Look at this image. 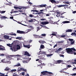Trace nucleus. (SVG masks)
<instances>
[{
  "label": "nucleus",
  "instance_id": "f257e3e1",
  "mask_svg": "<svg viewBox=\"0 0 76 76\" xmlns=\"http://www.w3.org/2000/svg\"><path fill=\"white\" fill-rule=\"evenodd\" d=\"M48 73V74H49V75H49V76H51L53 75V73L51 72H48V71H45L42 72H41V73H42V75H47V74L46 73Z\"/></svg>",
  "mask_w": 76,
  "mask_h": 76
},
{
  "label": "nucleus",
  "instance_id": "f03ea898",
  "mask_svg": "<svg viewBox=\"0 0 76 76\" xmlns=\"http://www.w3.org/2000/svg\"><path fill=\"white\" fill-rule=\"evenodd\" d=\"M66 51L67 53H68V54H73V50H72V49L68 48L66 49Z\"/></svg>",
  "mask_w": 76,
  "mask_h": 76
},
{
  "label": "nucleus",
  "instance_id": "7ed1b4c3",
  "mask_svg": "<svg viewBox=\"0 0 76 76\" xmlns=\"http://www.w3.org/2000/svg\"><path fill=\"white\" fill-rule=\"evenodd\" d=\"M4 38L5 39H9V40H11L12 39V37L9 36L8 35H4Z\"/></svg>",
  "mask_w": 76,
  "mask_h": 76
},
{
  "label": "nucleus",
  "instance_id": "20e7f679",
  "mask_svg": "<svg viewBox=\"0 0 76 76\" xmlns=\"http://www.w3.org/2000/svg\"><path fill=\"white\" fill-rule=\"evenodd\" d=\"M17 33L18 34H26V33L25 32L23 31H20V30H17Z\"/></svg>",
  "mask_w": 76,
  "mask_h": 76
},
{
  "label": "nucleus",
  "instance_id": "39448f33",
  "mask_svg": "<svg viewBox=\"0 0 76 76\" xmlns=\"http://www.w3.org/2000/svg\"><path fill=\"white\" fill-rule=\"evenodd\" d=\"M68 40L70 41L71 44H73L75 43V41L73 39H69Z\"/></svg>",
  "mask_w": 76,
  "mask_h": 76
},
{
  "label": "nucleus",
  "instance_id": "423d86ee",
  "mask_svg": "<svg viewBox=\"0 0 76 76\" xmlns=\"http://www.w3.org/2000/svg\"><path fill=\"white\" fill-rule=\"evenodd\" d=\"M46 4H45V5L41 4V5L37 6V7H38L39 8H41V7H46Z\"/></svg>",
  "mask_w": 76,
  "mask_h": 76
},
{
  "label": "nucleus",
  "instance_id": "0eeeda50",
  "mask_svg": "<svg viewBox=\"0 0 76 76\" xmlns=\"http://www.w3.org/2000/svg\"><path fill=\"white\" fill-rule=\"evenodd\" d=\"M0 50H1V51L6 50V49H5V48L3 47L2 45H0Z\"/></svg>",
  "mask_w": 76,
  "mask_h": 76
},
{
  "label": "nucleus",
  "instance_id": "6e6552de",
  "mask_svg": "<svg viewBox=\"0 0 76 76\" xmlns=\"http://www.w3.org/2000/svg\"><path fill=\"white\" fill-rule=\"evenodd\" d=\"M24 56H31V55H29V53L27 51L25 52L24 53Z\"/></svg>",
  "mask_w": 76,
  "mask_h": 76
},
{
  "label": "nucleus",
  "instance_id": "1a4fd4ad",
  "mask_svg": "<svg viewBox=\"0 0 76 76\" xmlns=\"http://www.w3.org/2000/svg\"><path fill=\"white\" fill-rule=\"evenodd\" d=\"M14 8L15 9H19L20 10L22 9V7H18L14 6Z\"/></svg>",
  "mask_w": 76,
  "mask_h": 76
},
{
  "label": "nucleus",
  "instance_id": "9d476101",
  "mask_svg": "<svg viewBox=\"0 0 76 76\" xmlns=\"http://www.w3.org/2000/svg\"><path fill=\"white\" fill-rule=\"evenodd\" d=\"M49 22L47 21H45L44 22H41V24L42 25H47V24H48Z\"/></svg>",
  "mask_w": 76,
  "mask_h": 76
},
{
  "label": "nucleus",
  "instance_id": "9b49d317",
  "mask_svg": "<svg viewBox=\"0 0 76 76\" xmlns=\"http://www.w3.org/2000/svg\"><path fill=\"white\" fill-rule=\"evenodd\" d=\"M46 54V53L45 52H42L41 51H40L39 52V53L38 55H39L40 54Z\"/></svg>",
  "mask_w": 76,
  "mask_h": 76
},
{
  "label": "nucleus",
  "instance_id": "f8f14e48",
  "mask_svg": "<svg viewBox=\"0 0 76 76\" xmlns=\"http://www.w3.org/2000/svg\"><path fill=\"white\" fill-rule=\"evenodd\" d=\"M11 50H12V51H14L15 52L18 50L17 48H16L15 47H13V48H11Z\"/></svg>",
  "mask_w": 76,
  "mask_h": 76
},
{
  "label": "nucleus",
  "instance_id": "ddd939ff",
  "mask_svg": "<svg viewBox=\"0 0 76 76\" xmlns=\"http://www.w3.org/2000/svg\"><path fill=\"white\" fill-rule=\"evenodd\" d=\"M7 60H6V59H4L1 60V62L2 63H6Z\"/></svg>",
  "mask_w": 76,
  "mask_h": 76
},
{
  "label": "nucleus",
  "instance_id": "4468645a",
  "mask_svg": "<svg viewBox=\"0 0 76 76\" xmlns=\"http://www.w3.org/2000/svg\"><path fill=\"white\" fill-rule=\"evenodd\" d=\"M38 11L37 10H31V12H34L33 13V14H35V13H34L35 12H38Z\"/></svg>",
  "mask_w": 76,
  "mask_h": 76
},
{
  "label": "nucleus",
  "instance_id": "2eb2a0df",
  "mask_svg": "<svg viewBox=\"0 0 76 76\" xmlns=\"http://www.w3.org/2000/svg\"><path fill=\"white\" fill-rule=\"evenodd\" d=\"M50 1L51 3H57L56 0H50Z\"/></svg>",
  "mask_w": 76,
  "mask_h": 76
},
{
  "label": "nucleus",
  "instance_id": "dca6fc26",
  "mask_svg": "<svg viewBox=\"0 0 76 76\" xmlns=\"http://www.w3.org/2000/svg\"><path fill=\"white\" fill-rule=\"evenodd\" d=\"M24 47H26V48H30V45H24Z\"/></svg>",
  "mask_w": 76,
  "mask_h": 76
},
{
  "label": "nucleus",
  "instance_id": "f3484780",
  "mask_svg": "<svg viewBox=\"0 0 76 76\" xmlns=\"http://www.w3.org/2000/svg\"><path fill=\"white\" fill-rule=\"evenodd\" d=\"M62 23H70V21H63L62 22Z\"/></svg>",
  "mask_w": 76,
  "mask_h": 76
},
{
  "label": "nucleus",
  "instance_id": "a211bd4d",
  "mask_svg": "<svg viewBox=\"0 0 76 76\" xmlns=\"http://www.w3.org/2000/svg\"><path fill=\"white\" fill-rule=\"evenodd\" d=\"M11 57H19L20 56V55H11Z\"/></svg>",
  "mask_w": 76,
  "mask_h": 76
},
{
  "label": "nucleus",
  "instance_id": "6ab92c4d",
  "mask_svg": "<svg viewBox=\"0 0 76 76\" xmlns=\"http://www.w3.org/2000/svg\"><path fill=\"white\" fill-rule=\"evenodd\" d=\"M1 18V19H7V18L6 17V16H2Z\"/></svg>",
  "mask_w": 76,
  "mask_h": 76
},
{
  "label": "nucleus",
  "instance_id": "aec40b11",
  "mask_svg": "<svg viewBox=\"0 0 76 76\" xmlns=\"http://www.w3.org/2000/svg\"><path fill=\"white\" fill-rule=\"evenodd\" d=\"M45 48V46L43 45H40V48L41 49H44Z\"/></svg>",
  "mask_w": 76,
  "mask_h": 76
},
{
  "label": "nucleus",
  "instance_id": "412c9836",
  "mask_svg": "<svg viewBox=\"0 0 76 76\" xmlns=\"http://www.w3.org/2000/svg\"><path fill=\"white\" fill-rule=\"evenodd\" d=\"M17 49L18 50H20V47L19 45H17Z\"/></svg>",
  "mask_w": 76,
  "mask_h": 76
},
{
  "label": "nucleus",
  "instance_id": "4be33fe9",
  "mask_svg": "<svg viewBox=\"0 0 76 76\" xmlns=\"http://www.w3.org/2000/svg\"><path fill=\"white\" fill-rule=\"evenodd\" d=\"M21 65L20 64H19V63H18L17 64V65H15V67H19V66H20Z\"/></svg>",
  "mask_w": 76,
  "mask_h": 76
},
{
  "label": "nucleus",
  "instance_id": "5701e85b",
  "mask_svg": "<svg viewBox=\"0 0 76 76\" xmlns=\"http://www.w3.org/2000/svg\"><path fill=\"white\" fill-rule=\"evenodd\" d=\"M57 64L58 63V64H60V63H61V62H62V61L61 60H58V61H57Z\"/></svg>",
  "mask_w": 76,
  "mask_h": 76
},
{
  "label": "nucleus",
  "instance_id": "b1692460",
  "mask_svg": "<svg viewBox=\"0 0 76 76\" xmlns=\"http://www.w3.org/2000/svg\"><path fill=\"white\" fill-rule=\"evenodd\" d=\"M20 70L22 71H24V72H26V69H25L24 68H21Z\"/></svg>",
  "mask_w": 76,
  "mask_h": 76
},
{
  "label": "nucleus",
  "instance_id": "393cba45",
  "mask_svg": "<svg viewBox=\"0 0 76 76\" xmlns=\"http://www.w3.org/2000/svg\"><path fill=\"white\" fill-rule=\"evenodd\" d=\"M46 56H47V57H50V56H53V54H47L46 55Z\"/></svg>",
  "mask_w": 76,
  "mask_h": 76
},
{
  "label": "nucleus",
  "instance_id": "a878e982",
  "mask_svg": "<svg viewBox=\"0 0 76 76\" xmlns=\"http://www.w3.org/2000/svg\"><path fill=\"white\" fill-rule=\"evenodd\" d=\"M72 32V30L71 29H68V30L66 31V32Z\"/></svg>",
  "mask_w": 76,
  "mask_h": 76
},
{
  "label": "nucleus",
  "instance_id": "bb28decb",
  "mask_svg": "<svg viewBox=\"0 0 76 76\" xmlns=\"http://www.w3.org/2000/svg\"><path fill=\"white\" fill-rule=\"evenodd\" d=\"M68 6V5L67 4L63 5V7H64L65 8H67Z\"/></svg>",
  "mask_w": 76,
  "mask_h": 76
},
{
  "label": "nucleus",
  "instance_id": "cd10ccee",
  "mask_svg": "<svg viewBox=\"0 0 76 76\" xmlns=\"http://www.w3.org/2000/svg\"><path fill=\"white\" fill-rule=\"evenodd\" d=\"M53 35V36H55V37H56L57 36V35L56 34H55L52 33L51 34H50V35L51 36V35Z\"/></svg>",
  "mask_w": 76,
  "mask_h": 76
},
{
  "label": "nucleus",
  "instance_id": "c85d7f7f",
  "mask_svg": "<svg viewBox=\"0 0 76 76\" xmlns=\"http://www.w3.org/2000/svg\"><path fill=\"white\" fill-rule=\"evenodd\" d=\"M66 37V35H62L60 37V38H64V37Z\"/></svg>",
  "mask_w": 76,
  "mask_h": 76
},
{
  "label": "nucleus",
  "instance_id": "c756f323",
  "mask_svg": "<svg viewBox=\"0 0 76 76\" xmlns=\"http://www.w3.org/2000/svg\"><path fill=\"white\" fill-rule=\"evenodd\" d=\"M13 33H12L10 34V35H14V36H16V34H13Z\"/></svg>",
  "mask_w": 76,
  "mask_h": 76
},
{
  "label": "nucleus",
  "instance_id": "7c9ffc66",
  "mask_svg": "<svg viewBox=\"0 0 76 76\" xmlns=\"http://www.w3.org/2000/svg\"><path fill=\"white\" fill-rule=\"evenodd\" d=\"M16 69H12L10 71V72H16Z\"/></svg>",
  "mask_w": 76,
  "mask_h": 76
},
{
  "label": "nucleus",
  "instance_id": "2f4dec72",
  "mask_svg": "<svg viewBox=\"0 0 76 76\" xmlns=\"http://www.w3.org/2000/svg\"><path fill=\"white\" fill-rule=\"evenodd\" d=\"M6 62L7 63H8V64H10V63H11V62L10 61H7V60Z\"/></svg>",
  "mask_w": 76,
  "mask_h": 76
},
{
  "label": "nucleus",
  "instance_id": "473e14b6",
  "mask_svg": "<svg viewBox=\"0 0 76 76\" xmlns=\"http://www.w3.org/2000/svg\"><path fill=\"white\" fill-rule=\"evenodd\" d=\"M5 71H9V69L7 68V67L4 69Z\"/></svg>",
  "mask_w": 76,
  "mask_h": 76
},
{
  "label": "nucleus",
  "instance_id": "72a5a7b5",
  "mask_svg": "<svg viewBox=\"0 0 76 76\" xmlns=\"http://www.w3.org/2000/svg\"><path fill=\"white\" fill-rule=\"evenodd\" d=\"M39 58L40 59H44V57L42 56H39Z\"/></svg>",
  "mask_w": 76,
  "mask_h": 76
},
{
  "label": "nucleus",
  "instance_id": "f704fd0d",
  "mask_svg": "<svg viewBox=\"0 0 76 76\" xmlns=\"http://www.w3.org/2000/svg\"><path fill=\"white\" fill-rule=\"evenodd\" d=\"M22 9H28L27 7H22Z\"/></svg>",
  "mask_w": 76,
  "mask_h": 76
},
{
  "label": "nucleus",
  "instance_id": "c9c22d12",
  "mask_svg": "<svg viewBox=\"0 0 76 76\" xmlns=\"http://www.w3.org/2000/svg\"><path fill=\"white\" fill-rule=\"evenodd\" d=\"M37 32H38V31L40 30V28L38 27H37Z\"/></svg>",
  "mask_w": 76,
  "mask_h": 76
},
{
  "label": "nucleus",
  "instance_id": "e433bc0d",
  "mask_svg": "<svg viewBox=\"0 0 76 76\" xmlns=\"http://www.w3.org/2000/svg\"><path fill=\"white\" fill-rule=\"evenodd\" d=\"M56 13L57 15H58L59 16V15H60V12H56Z\"/></svg>",
  "mask_w": 76,
  "mask_h": 76
},
{
  "label": "nucleus",
  "instance_id": "4c0bfd02",
  "mask_svg": "<svg viewBox=\"0 0 76 76\" xmlns=\"http://www.w3.org/2000/svg\"><path fill=\"white\" fill-rule=\"evenodd\" d=\"M71 49L72 51V50H73V51H76L75 49L74 48H71Z\"/></svg>",
  "mask_w": 76,
  "mask_h": 76
},
{
  "label": "nucleus",
  "instance_id": "58836bf2",
  "mask_svg": "<svg viewBox=\"0 0 76 76\" xmlns=\"http://www.w3.org/2000/svg\"><path fill=\"white\" fill-rule=\"evenodd\" d=\"M16 39H21V37H16Z\"/></svg>",
  "mask_w": 76,
  "mask_h": 76
},
{
  "label": "nucleus",
  "instance_id": "ea45409f",
  "mask_svg": "<svg viewBox=\"0 0 76 76\" xmlns=\"http://www.w3.org/2000/svg\"><path fill=\"white\" fill-rule=\"evenodd\" d=\"M7 46H8L9 47H12V45H11V44H7Z\"/></svg>",
  "mask_w": 76,
  "mask_h": 76
},
{
  "label": "nucleus",
  "instance_id": "a19ab883",
  "mask_svg": "<svg viewBox=\"0 0 76 76\" xmlns=\"http://www.w3.org/2000/svg\"><path fill=\"white\" fill-rule=\"evenodd\" d=\"M41 35L43 37H46V34H41Z\"/></svg>",
  "mask_w": 76,
  "mask_h": 76
},
{
  "label": "nucleus",
  "instance_id": "79ce46f5",
  "mask_svg": "<svg viewBox=\"0 0 76 76\" xmlns=\"http://www.w3.org/2000/svg\"><path fill=\"white\" fill-rule=\"evenodd\" d=\"M33 36H34L35 38H37V37H38V35L36 34H34Z\"/></svg>",
  "mask_w": 76,
  "mask_h": 76
},
{
  "label": "nucleus",
  "instance_id": "37998d69",
  "mask_svg": "<svg viewBox=\"0 0 76 76\" xmlns=\"http://www.w3.org/2000/svg\"><path fill=\"white\" fill-rule=\"evenodd\" d=\"M5 12H6V11H2L1 12V13H5Z\"/></svg>",
  "mask_w": 76,
  "mask_h": 76
},
{
  "label": "nucleus",
  "instance_id": "c03bdc74",
  "mask_svg": "<svg viewBox=\"0 0 76 76\" xmlns=\"http://www.w3.org/2000/svg\"><path fill=\"white\" fill-rule=\"evenodd\" d=\"M63 7V5H58V7Z\"/></svg>",
  "mask_w": 76,
  "mask_h": 76
},
{
  "label": "nucleus",
  "instance_id": "a18cd8bd",
  "mask_svg": "<svg viewBox=\"0 0 76 76\" xmlns=\"http://www.w3.org/2000/svg\"><path fill=\"white\" fill-rule=\"evenodd\" d=\"M29 22H33V20H29Z\"/></svg>",
  "mask_w": 76,
  "mask_h": 76
},
{
  "label": "nucleus",
  "instance_id": "49530a36",
  "mask_svg": "<svg viewBox=\"0 0 76 76\" xmlns=\"http://www.w3.org/2000/svg\"><path fill=\"white\" fill-rule=\"evenodd\" d=\"M58 51H60L61 50H62V48H59V49H58Z\"/></svg>",
  "mask_w": 76,
  "mask_h": 76
},
{
  "label": "nucleus",
  "instance_id": "de8ad7c7",
  "mask_svg": "<svg viewBox=\"0 0 76 76\" xmlns=\"http://www.w3.org/2000/svg\"><path fill=\"white\" fill-rule=\"evenodd\" d=\"M45 42L44 41H42V44H44Z\"/></svg>",
  "mask_w": 76,
  "mask_h": 76
},
{
  "label": "nucleus",
  "instance_id": "09e8293b",
  "mask_svg": "<svg viewBox=\"0 0 76 76\" xmlns=\"http://www.w3.org/2000/svg\"><path fill=\"white\" fill-rule=\"evenodd\" d=\"M33 9V10H37V7H34Z\"/></svg>",
  "mask_w": 76,
  "mask_h": 76
},
{
  "label": "nucleus",
  "instance_id": "8fccbe9b",
  "mask_svg": "<svg viewBox=\"0 0 76 76\" xmlns=\"http://www.w3.org/2000/svg\"><path fill=\"white\" fill-rule=\"evenodd\" d=\"M22 75H23V76H24L25 75V72H22Z\"/></svg>",
  "mask_w": 76,
  "mask_h": 76
},
{
  "label": "nucleus",
  "instance_id": "3c124183",
  "mask_svg": "<svg viewBox=\"0 0 76 76\" xmlns=\"http://www.w3.org/2000/svg\"><path fill=\"white\" fill-rule=\"evenodd\" d=\"M39 38H43V37L42 35H41L39 36Z\"/></svg>",
  "mask_w": 76,
  "mask_h": 76
},
{
  "label": "nucleus",
  "instance_id": "603ef678",
  "mask_svg": "<svg viewBox=\"0 0 76 76\" xmlns=\"http://www.w3.org/2000/svg\"><path fill=\"white\" fill-rule=\"evenodd\" d=\"M10 19H13V17H10Z\"/></svg>",
  "mask_w": 76,
  "mask_h": 76
},
{
  "label": "nucleus",
  "instance_id": "864d4df0",
  "mask_svg": "<svg viewBox=\"0 0 76 76\" xmlns=\"http://www.w3.org/2000/svg\"><path fill=\"white\" fill-rule=\"evenodd\" d=\"M67 67L68 68H70V67H72V66L71 65H67Z\"/></svg>",
  "mask_w": 76,
  "mask_h": 76
},
{
  "label": "nucleus",
  "instance_id": "5fc2aeb1",
  "mask_svg": "<svg viewBox=\"0 0 76 76\" xmlns=\"http://www.w3.org/2000/svg\"><path fill=\"white\" fill-rule=\"evenodd\" d=\"M57 45L56 44L53 47V48H55V47H57Z\"/></svg>",
  "mask_w": 76,
  "mask_h": 76
},
{
  "label": "nucleus",
  "instance_id": "6e6d98bb",
  "mask_svg": "<svg viewBox=\"0 0 76 76\" xmlns=\"http://www.w3.org/2000/svg\"><path fill=\"white\" fill-rule=\"evenodd\" d=\"M56 53H58L59 52V51L58 49L56 51H55Z\"/></svg>",
  "mask_w": 76,
  "mask_h": 76
},
{
  "label": "nucleus",
  "instance_id": "4d7b16f0",
  "mask_svg": "<svg viewBox=\"0 0 76 76\" xmlns=\"http://www.w3.org/2000/svg\"><path fill=\"white\" fill-rule=\"evenodd\" d=\"M60 57H64V56L63 55H60Z\"/></svg>",
  "mask_w": 76,
  "mask_h": 76
},
{
  "label": "nucleus",
  "instance_id": "13d9d810",
  "mask_svg": "<svg viewBox=\"0 0 76 76\" xmlns=\"http://www.w3.org/2000/svg\"><path fill=\"white\" fill-rule=\"evenodd\" d=\"M75 33H72L71 34V35H75Z\"/></svg>",
  "mask_w": 76,
  "mask_h": 76
},
{
  "label": "nucleus",
  "instance_id": "bf43d9fd",
  "mask_svg": "<svg viewBox=\"0 0 76 76\" xmlns=\"http://www.w3.org/2000/svg\"><path fill=\"white\" fill-rule=\"evenodd\" d=\"M29 16L31 18H32V17H33V15H30Z\"/></svg>",
  "mask_w": 76,
  "mask_h": 76
},
{
  "label": "nucleus",
  "instance_id": "052dcab7",
  "mask_svg": "<svg viewBox=\"0 0 76 76\" xmlns=\"http://www.w3.org/2000/svg\"><path fill=\"white\" fill-rule=\"evenodd\" d=\"M65 4H69V2H65Z\"/></svg>",
  "mask_w": 76,
  "mask_h": 76
},
{
  "label": "nucleus",
  "instance_id": "680f3d73",
  "mask_svg": "<svg viewBox=\"0 0 76 76\" xmlns=\"http://www.w3.org/2000/svg\"><path fill=\"white\" fill-rule=\"evenodd\" d=\"M42 40H39V43H42Z\"/></svg>",
  "mask_w": 76,
  "mask_h": 76
},
{
  "label": "nucleus",
  "instance_id": "e2e57ef3",
  "mask_svg": "<svg viewBox=\"0 0 76 76\" xmlns=\"http://www.w3.org/2000/svg\"><path fill=\"white\" fill-rule=\"evenodd\" d=\"M76 13V11H74L72 12V13H73L74 14H75V13Z\"/></svg>",
  "mask_w": 76,
  "mask_h": 76
},
{
  "label": "nucleus",
  "instance_id": "0e129e2a",
  "mask_svg": "<svg viewBox=\"0 0 76 76\" xmlns=\"http://www.w3.org/2000/svg\"><path fill=\"white\" fill-rule=\"evenodd\" d=\"M40 12H45V11H44V10H40Z\"/></svg>",
  "mask_w": 76,
  "mask_h": 76
},
{
  "label": "nucleus",
  "instance_id": "69168bd1",
  "mask_svg": "<svg viewBox=\"0 0 76 76\" xmlns=\"http://www.w3.org/2000/svg\"><path fill=\"white\" fill-rule=\"evenodd\" d=\"M19 12H23V11L22 10H18Z\"/></svg>",
  "mask_w": 76,
  "mask_h": 76
},
{
  "label": "nucleus",
  "instance_id": "338daca9",
  "mask_svg": "<svg viewBox=\"0 0 76 76\" xmlns=\"http://www.w3.org/2000/svg\"><path fill=\"white\" fill-rule=\"evenodd\" d=\"M67 69V68H64L63 69V70H66Z\"/></svg>",
  "mask_w": 76,
  "mask_h": 76
},
{
  "label": "nucleus",
  "instance_id": "774afa93",
  "mask_svg": "<svg viewBox=\"0 0 76 76\" xmlns=\"http://www.w3.org/2000/svg\"><path fill=\"white\" fill-rule=\"evenodd\" d=\"M25 76H29V74H27L25 75Z\"/></svg>",
  "mask_w": 76,
  "mask_h": 76
}]
</instances>
